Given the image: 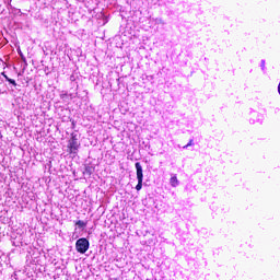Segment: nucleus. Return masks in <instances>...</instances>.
Returning <instances> with one entry per match:
<instances>
[{"label":"nucleus","mask_w":280,"mask_h":280,"mask_svg":"<svg viewBox=\"0 0 280 280\" xmlns=\"http://www.w3.org/2000/svg\"><path fill=\"white\" fill-rule=\"evenodd\" d=\"M79 149L80 143L78 142V136L75 133H71V138L68 141L69 154H78Z\"/></svg>","instance_id":"1"},{"label":"nucleus","mask_w":280,"mask_h":280,"mask_svg":"<svg viewBox=\"0 0 280 280\" xmlns=\"http://www.w3.org/2000/svg\"><path fill=\"white\" fill-rule=\"evenodd\" d=\"M136 172H137V179H138L136 189H137V191H141V189L143 187V167L141 166L140 162L136 163Z\"/></svg>","instance_id":"2"},{"label":"nucleus","mask_w":280,"mask_h":280,"mask_svg":"<svg viewBox=\"0 0 280 280\" xmlns=\"http://www.w3.org/2000/svg\"><path fill=\"white\" fill-rule=\"evenodd\" d=\"M89 246H91V244L89 243V240L79 238L75 243L77 253L84 255V253H86V250H89Z\"/></svg>","instance_id":"3"},{"label":"nucleus","mask_w":280,"mask_h":280,"mask_svg":"<svg viewBox=\"0 0 280 280\" xmlns=\"http://www.w3.org/2000/svg\"><path fill=\"white\" fill-rule=\"evenodd\" d=\"M1 75H3L4 80L9 82V84H12L13 86H16V81L14 79H10L5 72H2Z\"/></svg>","instance_id":"4"},{"label":"nucleus","mask_w":280,"mask_h":280,"mask_svg":"<svg viewBox=\"0 0 280 280\" xmlns=\"http://www.w3.org/2000/svg\"><path fill=\"white\" fill-rule=\"evenodd\" d=\"M170 183L172 187H178V177L176 176L171 177Z\"/></svg>","instance_id":"5"},{"label":"nucleus","mask_w":280,"mask_h":280,"mask_svg":"<svg viewBox=\"0 0 280 280\" xmlns=\"http://www.w3.org/2000/svg\"><path fill=\"white\" fill-rule=\"evenodd\" d=\"M75 225L79 228V229H86V222L82 221V220H79L75 222Z\"/></svg>","instance_id":"6"},{"label":"nucleus","mask_w":280,"mask_h":280,"mask_svg":"<svg viewBox=\"0 0 280 280\" xmlns=\"http://www.w3.org/2000/svg\"><path fill=\"white\" fill-rule=\"evenodd\" d=\"M84 173L88 174V176H91V174H93V168L91 166H86Z\"/></svg>","instance_id":"7"},{"label":"nucleus","mask_w":280,"mask_h":280,"mask_svg":"<svg viewBox=\"0 0 280 280\" xmlns=\"http://www.w3.org/2000/svg\"><path fill=\"white\" fill-rule=\"evenodd\" d=\"M194 140H190L186 145H184V148H189V145H192Z\"/></svg>","instance_id":"8"},{"label":"nucleus","mask_w":280,"mask_h":280,"mask_svg":"<svg viewBox=\"0 0 280 280\" xmlns=\"http://www.w3.org/2000/svg\"><path fill=\"white\" fill-rule=\"evenodd\" d=\"M72 126H75V122H72Z\"/></svg>","instance_id":"9"},{"label":"nucleus","mask_w":280,"mask_h":280,"mask_svg":"<svg viewBox=\"0 0 280 280\" xmlns=\"http://www.w3.org/2000/svg\"><path fill=\"white\" fill-rule=\"evenodd\" d=\"M264 65H265V61H262V67H264Z\"/></svg>","instance_id":"10"}]
</instances>
